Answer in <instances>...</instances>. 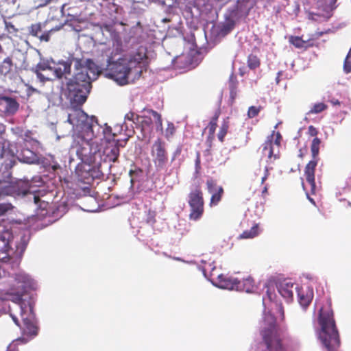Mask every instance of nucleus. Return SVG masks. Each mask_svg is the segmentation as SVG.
I'll return each instance as SVG.
<instances>
[{
    "mask_svg": "<svg viewBox=\"0 0 351 351\" xmlns=\"http://www.w3.org/2000/svg\"><path fill=\"white\" fill-rule=\"evenodd\" d=\"M67 121L72 125L73 136L82 140L81 149L87 147L98 136L110 133V127L97 123L94 116L89 117L80 108H73L68 113Z\"/></svg>",
    "mask_w": 351,
    "mask_h": 351,
    "instance_id": "4",
    "label": "nucleus"
},
{
    "mask_svg": "<svg viewBox=\"0 0 351 351\" xmlns=\"http://www.w3.org/2000/svg\"><path fill=\"white\" fill-rule=\"evenodd\" d=\"M29 341L26 337H21L14 340L12 343L9 344L7 348V351H18L17 346L19 342H22L23 343H27Z\"/></svg>",
    "mask_w": 351,
    "mask_h": 351,
    "instance_id": "31",
    "label": "nucleus"
},
{
    "mask_svg": "<svg viewBox=\"0 0 351 351\" xmlns=\"http://www.w3.org/2000/svg\"><path fill=\"white\" fill-rule=\"evenodd\" d=\"M318 321L320 329L317 333L324 351H337L340 340L329 305L320 308Z\"/></svg>",
    "mask_w": 351,
    "mask_h": 351,
    "instance_id": "7",
    "label": "nucleus"
},
{
    "mask_svg": "<svg viewBox=\"0 0 351 351\" xmlns=\"http://www.w3.org/2000/svg\"><path fill=\"white\" fill-rule=\"evenodd\" d=\"M41 32V25L40 24H34L30 27L29 32L34 36L38 37L40 35L38 34Z\"/></svg>",
    "mask_w": 351,
    "mask_h": 351,
    "instance_id": "38",
    "label": "nucleus"
},
{
    "mask_svg": "<svg viewBox=\"0 0 351 351\" xmlns=\"http://www.w3.org/2000/svg\"><path fill=\"white\" fill-rule=\"evenodd\" d=\"M189 204L191 207L190 219L197 220L203 213L204 202L200 190L195 189L189 196Z\"/></svg>",
    "mask_w": 351,
    "mask_h": 351,
    "instance_id": "13",
    "label": "nucleus"
},
{
    "mask_svg": "<svg viewBox=\"0 0 351 351\" xmlns=\"http://www.w3.org/2000/svg\"><path fill=\"white\" fill-rule=\"evenodd\" d=\"M139 116L135 115L133 112H128L125 115V121L123 123V125L121 126L120 130H122L123 129L128 130V121L131 122L130 126L132 127L133 123H136L139 122Z\"/></svg>",
    "mask_w": 351,
    "mask_h": 351,
    "instance_id": "26",
    "label": "nucleus"
},
{
    "mask_svg": "<svg viewBox=\"0 0 351 351\" xmlns=\"http://www.w3.org/2000/svg\"><path fill=\"white\" fill-rule=\"evenodd\" d=\"M172 63L175 68L179 69H191L199 64L197 55L195 51L176 56L173 59Z\"/></svg>",
    "mask_w": 351,
    "mask_h": 351,
    "instance_id": "15",
    "label": "nucleus"
},
{
    "mask_svg": "<svg viewBox=\"0 0 351 351\" xmlns=\"http://www.w3.org/2000/svg\"><path fill=\"white\" fill-rule=\"evenodd\" d=\"M152 152L156 169L158 170L163 169L168 160L165 143L160 139L156 141L152 145Z\"/></svg>",
    "mask_w": 351,
    "mask_h": 351,
    "instance_id": "14",
    "label": "nucleus"
},
{
    "mask_svg": "<svg viewBox=\"0 0 351 351\" xmlns=\"http://www.w3.org/2000/svg\"><path fill=\"white\" fill-rule=\"evenodd\" d=\"M181 152H182L181 147L180 146L177 147V148L176 149V150L173 152V153L172 154V157H171V162H173L176 160V158L178 156H180Z\"/></svg>",
    "mask_w": 351,
    "mask_h": 351,
    "instance_id": "40",
    "label": "nucleus"
},
{
    "mask_svg": "<svg viewBox=\"0 0 351 351\" xmlns=\"http://www.w3.org/2000/svg\"><path fill=\"white\" fill-rule=\"evenodd\" d=\"M321 140L318 138H315L311 143V149L313 156V160H311L306 166L304 169V174L306 181L309 183L311 188L312 193H314L315 189V170L317 164V157L319 154V145Z\"/></svg>",
    "mask_w": 351,
    "mask_h": 351,
    "instance_id": "12",
    "label": "nucleus"
},
{
    "mask_svg": "<svg viewBox=\"0 0 351 351\" xmlns=\"http://www.w3.org/2000/svg\"><path fill=\"white\" fill-rule=\"evenodd\" d=\"M330 102L333 106H337V105L339 106L340 105V101L338 99H332L330 101Z\"/></svg>",
    "mask_w": 351,
    "mask_h": 351,
    "instance_id": "46",
    "label": "nucleus"
},
{
    "mask_svg": "<svg viewBox=\"0 0 351 351\" xmlns=\"http://www.w3.org/2000/svg\"><path fill=\"white\" fill-rule=\"evenodd\" d=\"M257 0H238L235 9L231 10L229 16L234 21L247 15L249 11L256 5Z\"/></svg>",
    "mask_w": 351,
    "mask_h": 351,
    "instance_id": "18",
    "label": "nucleus"
},
{
    "mask_svg": "<svg viewBox=\"0 0 351 351\" xmlns=\"http://www.w3.org/2000/svg\"><path fill=\"white\" fill-rule=\"evenodd\" d=\"M147 64L144 48H140L134 54L126 55L115 62H108L106 76L119 85H125L140 77L143 69Z\"/></svg>",
    "mask_w": 351,
    "mask_h": 351,
    "instance_id": "3",
    "label": "nucleus"
},
{
    "mask_svg": "<svg viewBox=\"0 0 351 351\" xmlns=\"http://www.w3.org/2000/svg\"><path fill=\"white\" fill-rule=\"evenodd\" d=\"M289 42L297 48H302L306 44V42L299 36H291Z\"/></svg>",
    "mask_w": 351,
    "mask_h": 351,
    "instance_id": "34",
    "label": "nucleus"
},
{
    "mask_svg": "<svg viewBox=\"0 0 351 351\" xmlns=\"http://www.w3.org/2000/svg\"><path fill=\"white\" fill-rule=\"evenodd\" d=\"M66 90V88L65 90H63L62 93L60 95L59 94L51 93L50 95L47 96L48 101H51L54 105L60 104L62 101H63L62 95H64L66 98V97L64 94Z\"/></svg>",
    "mask_w": 351,
    "mask_h": 351,
    "instance_id": "32",
    "label": "nucleus"
},
{
    "mask_svg": "<svg viewBox=\"0 0 351 351\" xmlns=\"http://www.w3.org/2000/svg\"><path fill=\"white\" fill-rule=\"evenodd\" d=\"M13 239L14 236L10 230L0 227V261L7 263L15 254L21 256L25 250L29 241L28 236H21L19 243L15 242L16 250L12 247Z\"/></svg>",
    "mask_w": 351,
    "mask_h": 351,
    "instance_id": "8",
    "label": "nucleus"
},
{
    "mask_svg": "<svg viewBox=\"0 0 351 351\" xmlns=\"http://www.w3.org/2000/svg\"><path fill=\"white\" fill-rule=\"evenodd\" d=\"M228 129V125L227 123L224 122L220 129V131L218 133V138L221 142H223V138L227 133Z\"/></svg>",
    "mask_w": 351,
    "mask_h": 351,
    "instance_id": "37",
    "label": "nucleus"
},
{
    "mask_svg": "<svg viewBox=\"0 0 351 351\" xmlns=\"http://www.w3.org/2000/svg\"><path fill=\"white\" fill-rule=\"evenodd\" d=\"M278 78H279V77L278 76L277 78H276L277 82H278V80H279Z\"/></svg>",
    "mask_w": 351,
    "mask_h": 351,
    "instance_id": "55",
    "label": "nucleus"
},
{
    "mask_svg": "<svg viewBox=\"0 0 351 351\" xmlns=\"http://www.w3.org/2000/svg\"><path fill=\"white\" fill-rule=\"evenodd\" d=\"M14 280L17 289L12 290L10 300L19 305L23 326L19 324L16 316L12 315L11 316L16 325L23 330V334L32 339L38 335V328L33 311L34 299L32 295L26 294V292L28 289H34L36 282L29 275L23 271L15 274Z\"/></svg>",
    "mask_w": 351,
    "mask_h": 351,
    "instance_id": "2",
    "label": "nucleus"
},
{
    "mask_svg": "<svg viewBox=\"0 0 351 351\" xmlns=\"http://www.w3.org/2000/svg\"><path fill=\"white\" fill-rule=\"evenodd\" d=\"M146 112L152 115L153 123H155L157 130H162V125L160 115L156 111L153 110H146Z\"/></svg>",
    "mask_w": 351,
    "mask_h": 351,
    "instance_id": "28",
    "label": "nucleus"
},
{
    "mask_svg": "<svg viewBox=\"0 0 351 351\" xmlns=\"http://www.w3.org/2000/svg\"><path fill=\"white\" fill-rule=\"evenodd\" d=\"M308 132H309V134L312 136H316L317 134V131L316 128H315L312 125L308 127Z\"/></svg>",
    "mask_w": 351,
    "mask_h": 351,
    "instance_id": "43",
    "label": "nucleus"
},
{
    "mask_svg": "<svg viewBox=\"0 0 351 351\" xmlns=\"http://www.w3.org/2000/svg\"><path fill=\"white\" fill-rule=\"evenodd\" d=\"M307 197H308V199L311 202H313V203L314 204V201H313V199L312 198H311V197L308 196V194H307Z\"/></svg>",
    "mask_w": 351,
    "mask_h": 351,
    "instance_id": "52",
    "label": "nucleus"
},
{
    "mask_svg": "<svg viewBox=\"0 0 351 351\" xmlns=\"http://www.w3.org/2000/svg\"><path fill=\"white\" fill-rule=\"evenodd\" d=\"M19 108L17 101L11 97H3L0 99V110L7 114H14Z\"/></svg>",
    "mask_w": 351,
    "mask_h": 351,
    "instance_id": "23",
    "label": "nucleus"
},
{
    "mask_svg": "<svg viewBox=\"0 0 351 351\" xmlns=\"http://www.w3.org/2000/svg\"><path fill=\"white\" fill-rule=\"evenodd\" d=\"M178 3L185 4L186 7L190 8L191 5L199 7L204 5L206 0H175Z\"/></svg>",
    "mask_w": 351,
    "mask_h": 351,
    "instance_id": "29",
    "label": "nucleus"
},
{
    "mask_svg": "<svg viewBox=\"0 0 351 351\" xmlns=\"http://www.w3.org/2000/svg\"><path fill=\"white\" fill-rule=\"evenodd\" d=\"M175 129L174 126L172 123H169L168 125V128H167V134H169L172 135L174 133Z\"/></svg>",
    "mask_w": 351,
    "mask_h": 351,
    "instance_id": "42",
    "label": "nucleus"
},
{
    "mask_svg": "<svg viewBox=\"0 0 351 351\" xmlns=\"http://www.w3.org/2000/svg\"><path fill=\"white\" fill-rule=\"evenodd\" d=\"M232 29V26L230 25H224L223 27V30L224 29L225 34L228 33Z\"/></svg>",
    "mask_w": 351,
    "mask_h": 351,
    "instance_id": "45",
    "label": "nucleus"
},
{
    "mask_svg": "<svg viewBox=\"0 0 351 351\" xmlns=\"http://www.w3.org/2000/svg\"><path fill=\"white\" fill-rule=\"evenodd\" d=\"M39 145L40 143L37 141L25 142L21 149L16 152L17 159L23 163L30 165L39 164L40 162V157L36 150Z\"/></svg>",
    "mask_w": 351,
    "mask_h": 351,
    "instance_id": "11",
    "label": "nucleus"
},
{
    "mask_svg": "<svg viewBox=\"0 0 351 351\" xmlns=\"http://www.w3.org/2000/svg\"><path fill=\"white\" fill-rule=\"evenodd\" d=\"M300 156L302 157V153L300 152Z\"/></svg>",
    "mask_w": 351,
    "mask_h": 351,
    "instance_id": "54",
    "label": "nucleus"
},
{
    "mask_svg": "<svg viewBox=\"0 0 351 351\" xmlns=\"http://www.w3.org/2000/svg\"><path fill=\"white\" fill-rule=\"evenodd\" d=\"M298 285L289 279L280 281L277 285V289L280 295L287 302L293 300V292L296 291Z\"/></svg>",
    "mask_w": 351,
    "mask_h": 351,
    "instance_id": "19",
    "label": "nucleus"
},
{
    "mask_svg": "<svg viewBox=\"0 0 351 351\" xmlns=\"http://www.w3.org/2000/svg\"><path fill=\"white\" fill-rule=\"evenodd\" d=\"M327 108L326 105L323 103L315 104L313 108L309 110L308 114H317Z\"/></svg>",
    "mask_w": 351,
    "mask_h": 351,
    "instance_id": "35",
    "label": "nucleus"
},
{
    "mask_svg": "<svg viewBox=\"0 0 351 351\" xmlns=\"http://www.w3.org/2000/svg\"><path fill=\"white\" fill-rule=\"evenodd\" d=\"M139 122L141 123L143 128H150L151 125L153 123V120L152 118V115L147 114L146 110L145 111V114L139 117Z\"/></svg>",
    "mask_w": 351,
    "mask_h": 351,
    "instance_id": "30",
    "label": "nucleus"
},
{
    "mask_svg": "<svg viewBox=\"0 0 351 351\" xmlns=\"http://www.w3.org/2000/svg\"><path fill=\"white\" fill-rule=\"evenodd\" d=\"M116 134L112 132L110 128V133L98 136L89 146L83 147L81 150H77V154L82 156V160H88L97 165L101 162H115L119 156V148L124 147L126 142H120L114 139Z\"/></svg>",
    "mask_w": 351,
    "mask_h": 351,
    "instance_id": "5",
    "label": "nucleus"
},
{
    "mask_svg": "<svg viewBox=\"0 0 351 351\" xmlns=\"http://www.w3.org/2000/svg\"><path fill=\"white\" fill-rule=\"evenodd\" d=\"M238 281L236 278L220 274L217 276V281L213 282V284L220 289L237 291Z\"/></svg>",
    "mask_w": 351,
    "mask_h": 351,
    "instance_id": "22",
    "label": "nucleus"
},
{
    "mask_svg": "<svg viewBox=\"0 0 351 351\" xmlns=\"http://www.w3.org/2000/svg\"><path fill=\"white\" fill-rule=\"evenodd\" d=\"M207 189L209 193L211 194L210 205L216 206L220 202L223 193L222 186H218L217 182L213 179H209L206 182Z\"/></svg>",
    "mask_w": 351,
    "mask_h": 351,
    "instance_id": "21",
    "label": "nucleus"
},
{
    "mask_svg": "<svg viewBox=\"0 0 351 351\" xmlns=\"http://www.w3.org/2000/svg\"><path fill=\"white\" fill-rule=\"evenodd\" d=\"M281 135L279 132L276 134L274 139V134L268 136L265 142L262 145V154L263 156H267L270 160L272 158L274 160L278 158V150L276 152V149H278L280 145Z\"/></svg>",
    "mask_w": 351,
    "mask_h": 351,
    "instance_id": "16",
    "label": "nucleus"
},
{
    "mask_svg": "<svg viewBox=\"0 0 351 351\" xmlns=\"http://www.w3.org/2000/svg\"><path fill=\"white\" fill-rule=\"evenodd\" d=\"M12 61L10 57L5 58L1 63H0V75L5 77H10L12 71Z\"/></svg>",
    "mask_w": 351,
    "mask_h": 351,
    "instance_id": "25",
    "label": "nucleus"
},
{
    "mask_svg": "<svg viewBox=\"0 0 351 351\" xmlns=\"http://www.w3.org/2000/svg\"><path fill=\"white\" fill-rule=\"evenodd\" d=\"M30 182L27 179L11 180L6 185L0 188V216L12 210L14 206L8 199L9 197L14 199L26 197L29 202L37 205L40 201V197L30 191Z\"/></svg>",
    "mask_w": 351,
    "mask_h": 351,
    "instance_id": "6",
    "label": "nucleus"
},
{
    "mask_svg": "<svg viewBox=\"0 0 351 351\" xmlns=\"http://www.w3.org/2000/svg\"><path fill=\"white\" fill-rule=\"evenodd\" d=\"M10 142L0 136V182H10V169L16 164L14 157L9 149Z\"/></svg>",
    "mask_w": 351,
    "mask_h": 351,
    "instance_id": "10",
    "label": "nucleus"
},
{
    "mask_svg": "<svg viewBox=\"0 0 351 351\" xmlns=\"http://www.w3.org/2000/svg\"><path fill=\"white\" fill-rule=\"evenodd\" d=\"M260 65L259 59L254 55H250L247 59V66L250 69H255Z\"/></svg>",
    "mask_w": 351,
    "mask_h": 351,
    "instance_id": "33",
    "label": "nucleus"
},
{
    "mask_svg": "<svg viewBox=\"0 0 351 351\" xmlns=\"http://www.w3.org/2000/svg\"><path fill=\"white\" fill-rule=\"evenodd\" d=\"M162 21L163 22H165V23H166V22L169 21L170 20H169V19L165 18V19H162Z\"/></svg>",
    "mask_w": 351,
    "mask_h": 351,
    "instance_id": "51",
    "label": "nucleus"
},
{
    "mask_svg": "<svg viewBox=\"0 0 351 351\" xmlns=\"http://www.w3.org/2000/svg\"><path fill=\"white\" fill-rule=\"evenodd\" d=\"M49 37H50V34L49 32L42 34L41 35H40L38 36V38H40V40L41 41H45V42L49 41Z\"/></svg>",
    "mask_w": 351,
    "mask_h": 351,
    "instance_id": "41",
    "label": "nucleus"
},
{
    "mask_svg": "<svg viewBox=\"0 0 351 351\" xmlns=\"http://www.w3.org/2000/svg\"><path fill=\"white\" fill-rule=\"evenodd\" d=\"M298 302L300 306L305 308L311 302L313 298V289L311 287L304 285L301 287L298 286L296 289Z\"/></svg>",
    "mask_w": 351,
    "mask_h": 351,
    "instance_id": "20",
    "label": "nucleus"
},
{
    "mask_svg": "<svg viewBox=\"0 0 351 351\" xmlns=\"http://www.w3.org/2000/svg\"><path fill=\"white\" fill-rule=\"evenodd\" d=\"M74 66L73 75L66 82V90L64 94L71 104L80 106L87 98L91 88V82L96 80L99 69L90 59H80L71 55L66 60H60L54 66L46 63H38L32 71L40 82L60 79L71 73V65Z\"/></svg>",
    "mask_w": 351,
    "mask_h": 351,
    "instance_id": "1",
    "label": "nucleus"
},
{
    "mask_svg": "<svg viewBox=\"0 0 351 351\" xmlns=\"http://www.w3.org/2000/svg\"><path fill=\"white\" fill-rule=\"evenodd\" d=\"M3 53H4V51H3L1 45H0V59L2 58Z\"/></svg>",
    "mask_w": 351,
    "mask_h": 351,
    "instance_id": "48",
    "label": "nucleus"
},
{
    "mask_svg": "<svg viewBox=\"0 0 351 351\" xmlns=\"http://www.w3.org/2000/svg\"><path fill=\"white\" fill-rule=\"evenodd\" d=\"M260 111V108L255 107V106H251L248 109L247 115L250 118H253L258 115V112Z\"/></svg>",
    "mask_w": 351,
    "mask_h": 351,
    "instance_id": "39",
    "label": "nucleus"
},
{
    "mask_svg": "<svg viewBox=\"0 0 351 351\" xmlns=\"http://www.w3.org/2000/svg\"><path fill=\"white\" fill-rule=\"evenodd\" d=\"M254 290V280L251 277L238 281L237 291H243L247 293H252Z\"/></svg>",
    "mask_w": 351,
    "mask_h": 351,
    "instance_id": "24",
    "label": "nucleus"
},
{
    "mask_svg": "<svg viewBox=\"0 0 351 351\" xmlns=\"http://www.w3.org/2000/svg\"><path fill=\"white\" fill-rule=\"evenodd\" d=\"M98 29L95 32V36L101 44H106L112 40L117 44L120 40L119 35L116 32L111 25H97Z\"/></svg>",
    "mask_w": 351,
    "mask_h": 351,
    "instance_id": "17",
    "label": "nucleus"
},
{
    "mask_svg": "<svg viewBox=\"0 0 351 351\" xmlns=\"http://www.w3.org/2000/svg\"><path fill=\"white\" fill-rule=\"evenodd\" d=\"M176 260L181 261V258H176Z\"/></svg>",
    "mask_w": 351,
    "mask_h": 351,
    "instance_id": "53",
    "label": "nucleus"
},
{
    "mask_svg": "<svg viewBox=\"0 0 351 351\" xmlns=\"http://www.w3.org/2000/svg\"><path fill=\"white\" fill-rule=\"evenodd\" d=\"M261 232V230L258 227V224L254 225L249 230L244 231L241 234H240V239H252L256 237Z\"/></svg>",
    "mask_w": 351,
    "mask_h": 351,
    "instance_id": "27",
    "label": "nucleus"
},
{
    "mask_svg": "<svg viewBox=\"0 0 351 351\" xmlns=\"http://www.w3.org/2000/svg\"><path fill=\"white\" fill-rule=\"evenodd\" d=\"M264 306L263 317L261 322V333L267 346L266 351H283L280 341L276 335V319L265 306V298H263Z\"/></svg>",
    "mask_w": 351,
    "mask_h": 351,
    "instance_id": "9",
    "label": "nucleus"
},
{
    "mask_svg": "<svg viewBox=\"0 0 351 351\" xmlns=\"http://www.w3.org/2000/svg\"><path fill=\"white\" fill-rule=\"evenodd\" d=\"M268 171H269L268 167H265V175H264V176H263V177L262 178V179H261V182H262V183H263V182L265 181V180L267 179V176H268V174H269Z\"/></svg>",
    "mask_w": 351,
    "mask_h": 351,
    "instance_id": "44",
    "label": "nucleus"
},
{
    "mask_svg": "<svg viewBox=\"0 0 351 351\" xmlns=\"http://www.w3.org/2000/svg\"><path fill=\"white\" fill-rule=\"evenodd\" d=\"M29 90V91H32V92H38V90L36 88H34L32 87H30Z\"/></svg>",
    "mask_w": 351,
    "mask_h": 351,
    "instance_id": "49",
    "label": "nucleus"
},
{
    "mask_svg": "<svg viewBox=\"0 0 351 351\" xmlns=\"http://www.w3.org/2000/svg\"><path fill=\"white\" fill-rule=\"evenodd\" d=\"M267 191V186L266 185V186L264 187L263 190V193H266Z\"/></svg>",
    "mask_w": 351,
    "mask_h": 351,
    "instance_id": "50",
    "label": "nucleus"
},
{
    "mask_svg": "<svg viewBox=\"0 0 351 351\" xmlns=\"http://www.w3.org/2000/svg\"><path fill=\"white\" fill-rule=\"evenodd\" d=\"M343 70L346 73L351 71V49H350L344 61Z\"/></svg>",
    "mask_w": 351,
    "mask_h": 351,
    "instance_id": "36",
    "label": "nucleus"
},
{
    "mask_svg": "<svg viewBox=\"0 0 351 351\" xmlns=\"http://www.w3.org/2000/svg\"><path fill=\"white\" fill-rule=\"evenodd\" d=\"M267 296L269 299V300L272 301L274 299L273 294L270 292L269 289L267 291Z\"/></svg>",
    "mask_w": 351,
    "mask_h": 351,
    "instance_id": "47",
    "label": "nucleus"
}]
</instances>
